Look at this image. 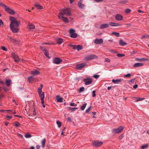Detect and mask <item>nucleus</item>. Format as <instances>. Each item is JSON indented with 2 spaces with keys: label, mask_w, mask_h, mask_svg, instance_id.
Segmentation results:
<instances>
[{
  "label": "nucleus",
  "mask_w": 149,
  "mask_h": 149,
  "mask_svg": "<svg viewBox=\"0 0 149 149\" xmlns=\"http://www.w3.org/2000/svg\"><path fill=\"white\" fill-rule=\"evenodd\" d=\"M44 51H45V52H44L45 55V56L47 57L48 58H49V56L48 52L47 50V49H46V48L45 49H44Z\"/></svg>",
  "instance_id": "29"
},
{
  "label": "nucleus",
  "mask_w": 149,
  "mask_h": 149,
  "mask_svg": "<svg viewBox=\"0 0 149 149\" xmlns=\"http://www.w3.org/2000/svg\"><path fill=\"white\" fill-rule=\"evenodd\" d=\"M62 61V59L58 58H55L53 60V62L55 64H58Z\"/></svg>",
  "instance_id": "10"
},
{
  "label": "nucleus",
  "mask_w": 149,
  "mask_h": 149,
  "mask_svg": "<svg viewBox=\"0 0 149 149\" xmlns=\"http://www.w3.org/2000/svg\"><path fill=\"white\" fill-rule=\"evenodd\" d=\"M103 42V40L102 38H100V39H97L96 38L94 41V43L96 44H100L102 43Z\"/></svg>",
  "instance_id": "13"
},
{
  "label": "nucleus",
  "mask_w": 149,
  "mask_h": 149,
  "mask_svg": "<svg viewBox=\"0 0 149 149\" xmlns=\"http://www.w3.org/2000/svg\"><path fill=\"white\" fill-rule=\"evenodd\" d=\"M87 104V103H85L84 104H83V106H81V110H84L85 109L86 105Z\"/></svg>",
  "instance_id": "34"
},
{
  "label": "nucleus",
  "mask_w": 149,
  "mask_h": 149,
  "mask_svg": "<svg viewBox=\"0 0 149 149\" xmlns=\"http://www.w3.org/2000/svg\"><path fill=\"white\" fill-rule=\"evenodd\" d=\"M0 6H2L3 7L5 10L6 11H8L9 13L10 14H13L15 13V12L14 10H13L11 9L9 7L5 5L3 3H0Z\"/></svg>",
  "instance_id": "3"
},
{
  "label": "nucleus",
  "mask_w": 149,
  "mask_h": 149,
  "mask_svg": "<svg viewBox=\"0 0 149 149\" xmlns=\"http://www.w3.org/2000/svg\"><path fill=\"white\" fill-rule=\"evenodd\" d=\"M119 43L122 46L126 45L127 44V43H126V42H124V41L123 40H120Z\"/></svg>",
  "instance_id": "25"
},
{
  "label": "nucleus",
  "mask_w": 149,
  "mask_h": 149,
  "mask_svg": "<svg viewBox=\"0 0 149 149\" xmlns=\"http://www.w3.org/2000/svg\"><path fill=\"white\" fill-rule=\"evenodd\" d=\"M19 125V123L18 122H15V125L16 126V127H18Z\"/></svg>",
  "instance_id": "46"
},
{
  "label": "nucleus",
  "mask_w": 149,
  "mask_h": 149,
  "mask_svg": "<svg viewBox=\"0 0 149 149\" xmlns=\"http://www.w3.org/2000/svg\"><path fill=\"white\" fill-rule=\"evenodd\" d=\"M83 47L82 45H77V49L79 51V50H80V49H82Z\"/></svg>",
  "instance_id": "31"
},
{
  "label": "nucleus",
  "mask_w": 149,
  "mask_h": 149,
  "mask_svg": "<svg viewBox=\"0 0 149 149\" xmlns=\"http://www.w3.org/2000/svg\"><path fill=\"white\" fill-rule=\"evenodd\" d=\"M122 25L121 24H116V23H115L114 26H120V25Z\"/></svg>",
  "instance_id": "52"
},
{
  "label": "nucleus",
  "mask_w": 149,
  "mask_h": 149,
  "mask_svg": "<svg viewBox=\"0 0 149 149\" xmlns=\"http://www.w3.org/2000/svg\"><path fill=\"white\" fill-rule=\"evenodd\" d=\"M77 108H72V107H69V109L72 111H74L75 109H77Z\"/></svg>",
  "instance_id": "38"
},
{
  "label": "nucleus",
  "mask_w": 149,
  "mask_h": 149,
  "mask_svg": "<svg viewBox=\"0 0 149 149\" xmlns=\"http://www.w3.org/2000/svg\"><path fill=\"white\" fill-rule=\"evenodd\" d=\"M84 87H81V88H80L79 91V92L81 93V92H83V91H84Z\"/></svg>",
  "instance_id": "40"
},
{
  "label": "nucleus",
  "mask_w": 149,
  "mask_h": 149,
  "mask_svg": "<svg viewBox=\"0 0 149 149\" xmlns=\"http://www.w3.org/2000/svg\"><path fill=\"white\" fill-rule=\"evenodd\" d=\"M136 61H139V62H142V61H146L148 60V59L147 58H136L135 59Z\"/></svg>",
  "instance_id": "18"
},
{
  "label": "nucleus",
  "mask_w": 149,
  "mask_h": 149,
  "mask_svg": "<svg viewBox=\"0 0 149 149\" xmlns=\"http://www.w3.org/2000/svg\"><path fill=\"white\" fill-rule=\"evenodd\" d=\"M144 99V98H139L137 99L136 100H135V102H137L139 101L142 100Z\"/></svg>",
  "instance_id": "43"
},
{
  "label": "nucleus",
  "mask_w": 149,
  "mask_h": 149,
  "mask_svg": "<svg viewBox=\"0 0 149 149\" xmlns=\"http://www.w3.org/2000/svg\"><path fill=\"white\" fill-rule=\"evenodd\" d=\"M56 123L57 124L58 127H60L61 125V122L59 121V120H57L56 121Z\"/></svg>",
  "instance_id": "35"
},
{
  "label": "nucleus",
  "mask_w": 149,
  "mask_h": 149,
  "mask_svg": "<svg viewBox=\"0 0 149 149\" xmlns=\"http://www.w3.org/2000/svg\"><path fill=\"white\" fill-rule=\"evenodd\" d=\"M97 57V56L96 55H87L85 58V59L86 60H91V59H96Z\"/></svg>",
  "instance_id": "7"
},
{
  "label": "nucleus",
  "mask_w": 149,
  "mask_h": 149,
  "mask_svg": "<svg viewBox=\"0 0 149 149\" xmlns=\"http://www.w3.org/2000/svg\"><path fill=\"white\" fill-rule=\"evenodd\" d=\"M46 139H44L43 140H42L41 141V145H42V147L43 148H44L45 146V143H46Z\"/></svg>",
  "instance_id": "24"
},
{
  "label": "nucleus",
  "mask_w": 149,
  "mask_h": 149,
  "mask_svg": "<svg viewBox=\"0 0 149 149\" xmlns=\"http://www.w3.org/2000/svg\"><path fill=\"white\" fill-rule=\"evenodd\" d=\"M10 19L11 21L10 27L12 31L14 33H17L19 31L17 27L20 25V22L17 21L15 17L12 16L10 17Z\"/></svg>",
  "instance_id": "1"
},
{
  "label": "nucleus",
  "mask_w": 149,
  "mask_h": 149,
  "mask_svg": "<svg viewBox=\"0 0 149 149\" xmlns=\"http://www.w3.org/2000/svg\"><path fill=\"white\" fill-rule=\"evenodd\" d=\"M71 15V12L69 9L65 8L62 9L61 10V12L59 13L58 17L59 18H61V15Z\"/></svg>",
  "instance_id": "2"
},
{
  "label": "nucleus",
  "mask_w": 149,
  "mask_h": 149,
  "mask_svg": "<svg viewBox=\"0 0 149 149\" xmlns=\"http://www.w3.org/2000/svg\"><path fill=\"white\" fill-rule=\"evenodd\" d=\"M56 99L58 102H63V98L59 95L56 96Z\"/></svg>",
  "instance_id": "20"
},
{
  "label": "nucleus",
  "mask_w": 149,
  "mask_h": 149,
  "mask_svg": "<svg viewBox=\"0 0 149 149\" xmlns=\"http://www.w3.org/2000/svg\"><path fill=\"white\" fill-rule=\"evenodd\" d=\"M39 71L37 70H31V73L34 75H37V74H39Z\"/></svg>",
  "instance_id": "19"
},
{
  "label": "nucleus",
  "mask_w": 149,
  "mask_h": 149,
  "mask_svg": "<svg viewBox=\"0 0 149 149\" xmlns=\"http://www.w3.org/2000/svg\"><path fill=\"white\" fill-rule=\"evenodd\" d=\"M123 80V79H113L112 80V82L114 84H118L120 83Z\"/></svg>",
  "instance_id": "14"
},
{
  "label": "nucleus",
  "mask_w": 149,
  "mask_h": 149,
  "mask_svg": "<svg viewBox=\"0 0 149 149\" xmlns=\"http://www.w3.org/2000/svg\"><path fill=\"white\" fill-rule=\"evenodd\" d=\"M109 51L110 52H114L115 53H116V52H115L113 49H110L109 50Z\"/></svg>",
  "instance_id": "58"
},
{
  "label": "nucleus",
  "mask_w": 149,
  "mask_h": 149,
  "mask_svg": "<svg viewBox=\"0 0 149 149\" xmlns=\"http://www.w3.org/2000/svg\"><path fill=\"white\" fill-rule=\"evenodd\" d=\"M3 22L2 20L1 19H0V26L3 24Z\"/></svg>",
  "instance_id": "61"
},
{
  "label": "nucleus",
  "mask_w": 149,
  "mask_h": 149,
  "mask_svg": "<svg viewBox=\"0 0 149 149\" xmlns=\"http://www.w3.org/2000/svg\"><path fill=\"white\" fill-rule=\"evenodd\" d=\"M138 87V85H135L133 86V88L134 89H136Z\"/></svg>",
  "instance_id": "60"
},
{
  "label": "nucleus",
  "mask_w": 149,
  "mask_h": 149,
  "mask_svg": "<svg viewBox=\"0 0 149 149\" xmlns=\"http://www.w3.org/2000/svg\"><path fill=\"white\" fill-rule=\"evenodd\" d=\"M27 28L29 29H34L35 28V26L31 23H29Z\"/></svg>",
  "instance_id": "21"
},
{
  "label": "nucleus",
  "mask_w": 149,
  "mask_h": 149,
  "mask_svg": "<svg viewBox=\"0 0 149 149\" xmlns=\"http://www.w3.org/2000/svg\"><path fill=\"white\" fill-rule=\"evenodd\" d=\"M33 114L34 116L36 114L35 109H34V110L33 111Z\"/></svg>",
  "instance_id": "59"
},
{
  "label": "nucleus",
  "mask_w": 149,
  "mask_h": 149,
  "mask_svg": "<svg viewBox=\"0 0 149 149\" xmlns=\"http://www.w3.org/2000/svg\"><path fill=\"white\" fill-rule=\"evenodd\" d=\"M35 6L38 9H42L43 8V7L42 6L39 5V4L35 5Z\"/></svg>",
  "instance_id": "30"
},
{
  "label": "nucleus",
  "mask_w": 149,
  "mask_h": 149,
  "mask_svg": "<svg viewBox=\"0 0 149 149\" xmlns=\"http://www.w3.org/2000/svg\"><path fill=\"white\" fill-rule=\"evenodd\" d=\"M12 56L15 62H18L19 61V58L17 55H16L14 53H12Z\"/></svg>",
  "instance_id": "9"
},
{
  "label": "nucleus",
  "mask_w": 149,
  "mask_h": 149,
  "mask_svg": "<svg viewBox=\"0 0 149 149\" xmlns=\"http://www.w3.org/2000/svg\"><path fill=\"white\" fill-rule=\"evenodd\" d=\"M143 65V64L142 63H135L133 65V66L134 68H136V67H140V66H142Z\"/></svg>",
  "instance_id": "16"
},
{
  "label": "nucleus",
  "mask_w": 149,
  "mask_h": 149,
  "mask_svg": "<svg viewBox=\"0 0 149 149\" xmlns=\"http://www.w3.org/2000/svg\"><path fill=\"white\" fill-rule=\"evenodd\" d=\"M6 111H7L9 113H11L12 114H15L16 113V112L15 110H6Z\"/></svg>",
  "instance_id": "27"
},
{
  "label": "nucleus",
  "mask_w": 149,
  "mask_h": 149,
  "mask_svg": "<svg viewBox=\"0 0 149 149\" xmlns=\"http://www.w3.org/2000/svg\"><path fill=\"white\" fill-rule=\"evenodd\" d=\"M73 48L74 49H77V45H73Z\"/></svg>",
  "instance_id": "56"
},
{
  "label": "nucleus",
  "mask_w": 149,
  "mask_h": 149,
  "mask_svg": "<svg viewBox=\"0 0 149 149\" xmlns=\"http://www.w3.org/2000/svg\"><path fill=\"white\" fill-rule=\"evenodd\" d=\"M43 87V85L42 84H41L40 85V87L38 89V93H40L42 92V88Z\"/></svg>",
  "instance_id": "28"
},
{
  "label": "nucleus",
  "mask_w": 149,
  "mask_h": 149,
  "mask_svg": "<svg viewBox=\"0 0 149 149\" xmlns=\"http://www.w3.org/2000/svg\"><path fill=\"white\" fill-rule=\"evenodd\" d=\"M61 18L64 22H69V20L68 18H66V17H64V16H62V15H61Z\"/></svg>",
  "instance_id": "22"
},
{
  "label": "nucleus",
  "mask_w": 149,
  "mask_h": 149,
  "mask_svg": "<svg viewBox=\"0 0 149 149\" xmlns=\"http://www.w3.org/2000/svg\"><path fill=\"white\" fill-rule=\"evenodd\" d=\"M109 24L111 26H115V23H113V22H110Z\"/></svg>",
  "instance_id": "49"
},
{
  "label": "nucleus",
  "mask_w": 149,
  "mask_h": 149,
  "mask_svg": "<svg viewBox=\"0 0 149 149\" xmlns=\"http://www.w3.org/2000/svg\"><path fill=\"white\" fill-rule=\"evenodd\" d=\"M34 79V77L33 76H30L28 78V80L29 82H31L32 81H33Z\"/></svg>",
  "instance_id": "32"
},
{
  "label": "nucleus",
  "mask_w": 149,
  "mask_h": 149,
  "mask_svg": "<svg viewBox=\"0 0 149 149\" xmlns=\"http://www.w3.org/2000/svg\"><path fill=\"white\" fill-rule=\"evenodd\" d=\"M40 48L42 50H43L44 51H45L44 49H45V48H44V47H42V46H40Z\"/></svg>",
  "instance_id": "62"
},
{
  "label": "nucleus",
  "mask_w": 149,
  "mask_h": 149,
  "mask_svg": "<svg viewBox=\"0 0 149 149\" xmlns=\"http://www.w3.org/2000/svg\"><path fill=\"white\" fill-rule=\"evenodd\" d=\"M125 55L124 54H117V56L119 57H123V56H124Z\"/></svg>",
  "instance_id": "44"
},
{
  "label": "nucleus",
  "mask_w": 149,
  "mask_h": 149,
  "mask_svg": "<svg viewBox=\"0 0 149 149\" xmlns=\"http://www.w3.org/2000/svg\"><path fill=\"white\" fill-rule=\"evenodd\" d=\"M131 76V74H130V73H128V74H127L126 75H125L124 76V77H130Z\"/></svg>",
  "instance_id": "48"
},
{
  "label": "nucleus",
  "mask_w": 149,
  "mask_h": 149,
  "mask_svg": "<svg viewBox=\"0 0 149 149\" xmlns=\"http://www.w3.org/2000/svg\"><path fill=\"white\" fill-rule=\"evenodd\" d=\"M86 64L85 63H81L78 64L76 65V68L78 70H80V69L84 68Z\"/></svg>",
  "instance_id": "11"
},
{
  "label": "nucleus",
  "mask_w": 149,
  "mask_h": 149,
  "mask_svg": "<svg viewBox=\"0 0 149 149\" xmlns=\"http://www.w3.org/2000/svg\"><path fill=\"white\" fill-rule=\"evenodd\" d=\"M123 135H120L119 136V139H121L123 138Z\"/></svg>",
  "instance_id": "57"
},
{
  "label": "nucleus",
  "mask_w": 149,
  "mask_h": 149,
  "mask_svg": "<svg viewBox=\"0 0 149 149\" xmlns=\"http://www.w3.org/2000/svg\"><path fill=\"white\" fill-rule=\"evenodd\" d=\"M115 18L117 20H121L123 19V16L120 14H116L115 16Z\"/></svg>",
  "instance_id": "15"
},
{
  "label": "nucleus",
  "mask_w": 149,
  "mask_h": 149,
  "mask_svg": "<svg viewBox=\"0 0 149 149\" xmlns=\"http://www.w3.org/2000/svg\"><path fill=\"white\" fill-rule=\"evenodd\" d=\"M11 82L10 80H7L6 81V84L7 86L10 85V83Z\"/></svg>",
  "instance_id": "36"
},
{
  "label": "nucleus",
  "mask_w": 149,
  "mask_h": 149,
  "mask_svg": "<svg viewBox=\"0 0 149 149\" xmlns=\"http://www.w3.org/2000/svg\"><path fill=\"white\" fill-rule=\"evenodd\" d=\"M131 10L130 9H127L125 10V12L126 13H130Z\"/></svg>",
  "instance_id": "47"
},
{
  "label": "nucleus",
  "mask_w": 149,
  "mask_h": 149,
  "mask_svg": "<svg viewBox=\"0 0 149 149\" xmlns=\"http://www.w3.org/2000/svg\"><path fill=\"white\" fill-rule=\"evenodd\" d=\"M99 76V75H93V77L95 78H98Z\"/></svg>",
  "instance_id": "50"
},
{
  "label": "nucleus",
  "mask_w": 149,
  "mask_h": 149,
  "mask_svg": "<svg viewBox=\"0 0 149 149\" xmlns=\"http://www.w3.org/2000/svg\"><path fill=\"white\" fill-rule=\"evenodd\" d=\"M78 6L79 8H84V4H83L82 3L80 2H79L78 3Z\"/></svg>",
  "instance_id": "23"
},
{
  "label": "nucleus",
  "mask_w": 149,
  "mask_h": 149,
  "mask_svg": "<svg viewBox=\"0 0 149 149\" xmlns=\"http://www.w3.org/2000/svg\"><path fill=\"white\" fill-rule=\"evenodd\" d=\"M124 128V127L121 126L117 128H114L112 129V132L115 134L119 133L122 132Z\"/></svg>",
  "instance_id": "4"
},
{
  "label": "nucleus",
  "mask_w": 149,
  "mask_h": 149,
  "mask_svg": "<svg viewBox=\"0 0 149 149\" xmlns=\"http://www.w3.org/2000/svg\"><path fill=\"white\" fill-rule=\"evenodd\" d=\"M148 145H147V144L143 145L141 146V148L142 149H144V148H148Z\"/></svg>",
  "instance_id": "39"
},
{
  "label": "nucleus",
  "mask_w": 149,
  "mask_h": 149,
  "mask_svg": "<svg viewBox=\"0 0 149 149\" xmlns=\"http://www.w3.org/2000/svg\"><path fill=\"white\" fill-rule=\"evenodd\" d=\"M84 82L85 83V85H88L91 84L92 82V80L90 79H84Z\"/></svg>",
  "instance_id": "12"
},
{
  "label": "nucleus",
  "mask_w": 149,
  "mask_h": 149,
  "mask_svg": "<svg viewBox=\"0 0 149 149\" xmlns=\"http://www.w3.org/2000/svg\"><path fill=\"white\" fill-rule=\"evenodd\" d=\"M95 91H92V96L93 97H95L96 96Z\"/></svg>",
  "instance_id": "45"
},
{
  "label": "nucleus",
  "mask_w": 149,
  "mask_h": 149,
  "mask_svg": "<svg viewBox=\"0 0 149 149\" xmlns=\"http://www.w3.org/2000/svg\"><path fill=\"white\" fill-rule=\"evenodd\" d=\"M75 0H70V3L72 4L73 2H74Z\"/></svg>",
  "instance_id": "64"
},
{
  "label": "nucleus",
  "mask_w": 149,
  "mask_h": 149,
  "mask_svg": "<svg viewBox=\"0 0 149 149\" xmlns=\"http://www.w3.org/2000/svg\"><path fill=\"white\" fill-rule=\"evenodd\" d=\"M112 34L115 35L117 37H119L120 34L119 33L116 32H113L112 33Z\"/></svg>",
  "instance_id": "33"
},
{
  "label": "nucleus",
  "mask_w": 149,
  "mask_h": 149,
  "mask_svg": "<svg viewBox=\"0 0 149 149\" xmlns=\"http://www.w3.org/2000/svg\"><path fill=\"white\" fill-rule=\"evenodd\" d=\"M70 105L72 106H77V104H75V103H71L70 104Z\"/></svg>",
  "instance_id": "55"
},
{
  "label": "nucleus",
  "mask_w": 149,
  "mask_h": 149,
  "mask_svg": "<svg viewBox=\"0 0 149 149\" xmlns=\"http://www.w3.org/2000/svg\"><path fill=\"white\" fill-rule=\"evenodd\" d=\"M109 26V25L107 24H103L100 25V28L101 29H103L108 28Z\"/></svg>",
  "instance_id": "17"
},
{
  "label": "nucleus",
  "mask_w": 149,
  "mask_h": 149,
  "mask_svg": "<svg viewBox=\"0 0 149 149\" xmlns=\"http://www.w3.org/2000/svg\"><path fill=\"white\" fill-rule=\"evenodd\" d=\"M63 40L62 38H58L57 40V42L59 44H61L63 42Z\"/></svg>",
  "instance_id": "26"
},
{
  "label": "nucleus",
  "mask_w": 149,
  "mask_h": 149,
  "mask_svg": "<svg viewBox=\"0 0 149 149\" xmlns=\"http://www.w3.org/2000/svg\"><path fill=\"white\" fill-rule=\"evenodd\" d=\"M18 137L20 138H22L23 137L22 135H21V134H18Z\"/></svg>",
  "instance_id": "53"
},
{
  "label": "nucleus",
  "mask_w": 149,
  "mask_h": 149,
  "mask_svg": "<svg viewBox=\"0 0 149 149\" xmlns=\"http://www.w3.org/2000/svg\"><path fill=\"white\" fill-rule=\"evenodd\" d=\"M31 136L30 134H26L25 135V137L26 138H29V137H31Z\"/></svg>",
  "instance_id": "41"
},
{
  "label": "nucleus",
  "mask_w": 149,
  "mask_h": 149,
  "mask_svg": "<svg viewBox=\"0 0 149 149\" xmlns=\"http://www.w3.org/2000/svg\"><path fill=\"white\" fill-rule=\"evenodd\" d=\"M6 117H7L8 118V120H9L10 119H11L12 118V117L9 116H7Z\"/></svg>",
  "instance_id": "63"
},
{
  "label": "nucleus",
  "mask_w": 149,
  "mask_h": 149,
  "mask_svg": "<svg viewBox=\"0 0 149 149\" xmlns=\"http://www.w3.org/2000/svg\"><path fill=\"white\" fill-rule=\"evenodd\" d=\"M38 94L41 98V104H43L44 103L45 93L42 92L40 93H38Z\"/></svg>",
  "instance_id": "8"
},
{
  "label": "nucleus",
  "mask_w": 149,
  "mask_h": 149,
  "mask_svg": "<svg viewBox=\"0 0 149 149\" xmlns=\"http://www.w3.org/2000/svg\"><path fill=\"white\" fill-rule=\"evenodd\" d=\"M91 106H90L89 108H88L87 110H86L85 113H88L91 110Z\"/></svg>",
  "instance_id": "42"
},
{
  "label": "nucleus",
  "mask_w": 149,
  "mask_h": 149,
  "mask_svg": "<svg viewBox=\"0 0 149 149\" xmlns=\"http://www.w3.org/2000/svg\"><path fill=\"white\" fill-rule=\"evenodd\" d=\"M1 48L3 50H4V51H7V50L6 48L5 47H4V46L2 47Z\"/></svg>",
  "instance_id": "54"
},
{
  "label": "nucleus",
  "mask_w": 149,
  "mask_h": 149,
  "mask_svg": "<svg viewBox=\"0 0 149 149\" xmlns=\"http://www.w3.org/2000/svg\"><path fill=\"white\" fill-rule=\"evenodd\" d=\"M75 31L73 29H71L70 30V36L71 38H76L77 36V33H75Z\"/></svg>",
  "instance_id": "5"
},
{
  "label": "nucleus",
  "mask_w": 149,
  "mask_h": 149,
  "mask_svg": "<svg viewBox=\"0 0 149 149\" xmlns=\"http://www.w3.org/2000/svg\"><path fill=\"white\" fill-rule=\"evenodd\" d=\"M127 2V0H123L122 1H120L119 2L120 3H121V4H125Z\"/></svg>",
  "instance_id": "37"
},
{
  "label": "nucleus",
  "mask_w": 149,
  "mask_h": 149,
  "mask_svg": "<svg viewBox=\"0 0 149 149\" xmlns=\"http://www.w3.org/2000/svg\"><path fill=\"white\" fill-rule=\"evenodd\" d=\"M92 143L96 147H100L103 143L102 142L99 141H93Z\"/></svg>",
  "instance_id": "6"
},
{
  "label": "nucleus",
  "mask_w": 149,
  "mask_h": 149,
  "mask_svg": "<svg viewBox=\"0 0 149 149\" xmlns=\"http://www.w3.org/2000/svg\"><path fill=\"white\" fill-rule=\"evenodd\" d=\"M105 61L106 62H109L110 61V60L108 58H106L105 59Z\"/></svg>",
  "instance_id": "51"
}]
</instances>
